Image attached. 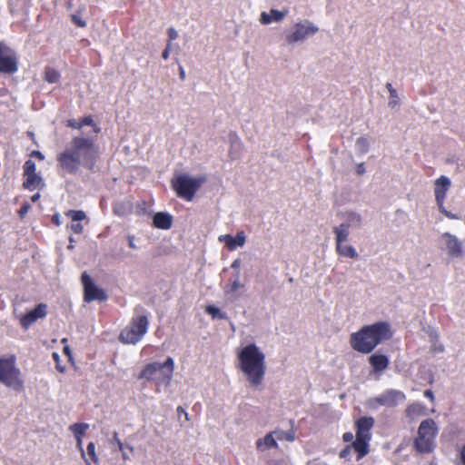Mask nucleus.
Wrapping results in <instances>:
<instances>
[{
  "mask_svg": "<svg viewBox=\"0 0 465 465\" xmlns=\"http://www.w3.org/2000/svg\"><path fill=\"white\" fill-rule=\"evenodd\" d=\"M98 154L99 148L94 138L75 136L57 155V163L65 173L76 174L81 166L94 171Z\"/></svg>",
  "mask_w": 465,
  "mask_h": 465,
  "instance_id": "obj_1",
  "label": "nucleus"
},
{
  "mask_svg": "<svg viewBox=\"0 0 465 465\" xmlns=\"http://www.w3.org/2000/svg\"><path fill=\"white\" fill-rule=\"evenodd\" d=\"M391 325L386 322H378L365 325L351 334V348L361 353H371L380 343L391 338Z\"/></svg>",
  "mask_w": 465,
  "mask_h": 465,
  "instance_id": "obj_2",
  "label": "nucleus"
},
{
  "mask_svg": "<svg viewBox=\"0 0 465 465\" xmlns=\"http://www.w3.org/2000/svg\"><path fill=\"white\" fill-rule=\"evenodd\" d=\"M240 368L252 386L260 385L265 374V355L260 348L251 343L239 353Z\"/></svg>",
  "mask_w": 465,
  "mask_h": 465,
  "instance_id": "obj_3",
  "label": "nucleus"
},
{
  "mask_svg": "<svg viewBox=\"0 0 465 465\" xmlns=\"http://www.w3.org/2000/svg\"><path fill=\"white\" fill-rule=\"evenodd\" d=\"M438 426L432 419L422 420L418 428L417 437L413 447L420 453H430L436 447L435 439L438 434Z\"/></svg>",
  "mask_w": 465,
  "mask_h": 465,
  "instance_id": "obj_4",
  "label": "nucleus"
},
{
  "mask_svg": "<svg viewBox=\"0 0 465 465\" xmlns=\"http://www.w3.org/2000/svg\"><path fill=\"white\" fill-rule=\"evenodd\" d=\"M149 320L146 314L133 317L129 326L121 331L120 341L124 344H136L147 332Z\"/></svg>",
  "mask_w": 465,
  "mask_h": 465,
  "instance_id": "obj_5",
  "label": "nucleus"
},
{
  "mask_svg": "<svg viewBox=\"0 0 465 465\" xmlns=\"http://www.w3.org/2000/svg\"><path fill=\"white\" fill-rule=\"evenodd\" d=\"M203 181V178H193L187 174H180L172 180V186L178 197L192 201Z\"/></svg>",
  "mask_w": 465,
  "mask_h": 465,
  "instance_id": "obj_6",
  "label": "nucleus"
},
{
  "mask_svg": "<svg viewBox=\"0 0 465 465\" xmlns=\"http://www.w3.org/2000/svg\"><path fill=\"white\" fill-rule=\"evenodd\" d=\"M0 382L15 391H21L23 389L20 370L15 367L14 358H0Z\"/></svg>",
  "mask_w": 465,
  "mask_h": 465,
  "instance_id": "obj_7",
  "label": "nucleus"
},
{
  "mask_svg": "<svg viewBox=\"0 0 465 465\" xmlns=\"http://www.w3.org/2000/svg\"><path fill=\"white\" fill-rule=\"evenodd\" d=\"M319 32V27L310 20H302L293 25L292 32L286 34L285 40L288 45H294L305 41Z\"/></svg>",
  "mask_w": 465,
  "mask_h": 465,
  "instance_id": "obj_8",
  "label": "nucleus"
},
{
  "mask_svg": "<svg viewBox=\"0 0 465 465\" xmlns=\"http://www.w3.org/2000/svg\"><path fill=\"white\" fill-rule=\"evenodd\" d=\"M405 400L402 391L389 389L377 397L371 398L367 401V406L370 409H378L380 406L394 407Z\"/></svg>",
  "mask_w": 465,
  "mask_h": 465,
  "instance_id": "obj_9",
  "label": "nucleus"
},
{
  "mask_svg": "<svg viewBox=\"0 0 465 465\" xmlns=\"http://www.w3.org/2000/svg\"><path fill=\"white\" fill-rule=\"evenodd\" d=\"M82 283L84 286V300L86 302H91L94 301L104 302L107 300V295L105 292L100 288H98L95 283L93 282L92 278L89 276L87 272H84L82 274Z\"/></svg>",
  "mask_w": 465,
  "mask_h": 465,
  "instance_id": "obj_10",
  "label": "nucleus"
},
{
  "mask_svg": "<svg viewBox=\"0 0 465 465\" xmlns=\"http://www.w3.org/2000/svg\"><path fill=\"white\" fill-rule=\"evenodd\" d=\"M440 243L441 244V249L444 248L447 250L448 254L452 258H458L462 254V242L461 241L456 237L455 235L450 232H444L440 237Z\"/></svg>",
  "mask_w": 465,
  "mask_h": 465,
  "instance_id": "obj_11",
  "label": "nucleus"
},
{
  "mask_svg": "<svg viewBox=\"0 0 465 465\" xmlns=\"http://www.w3.org/2000/svg\"><path fill=\"white\" fill-rule=\"evenodd\" d=\"M47 314V306L45 303H39L32 311L22 315L20 323L24 329H28L38 319H43Z\"/></svg>",
  "mask_w": 465,
  "mask_h": 465,
  "instance_id": "obj_12",
  "label": "nucleus"
},
{
  "mask_svg": "<svg viewBox=\"0 0 465 465\" xmlns=\"http://www.w3.org/2000/svg\"><path fill=\"white\" fill-rule=\"evenodd\" d=\"M6 48L4 43H0V73L12 74L18 69L17 61L14 56L4 54Z\"/></svg>",
  "mask_w": 465,
  "mask_h": 465,
  "instance_id": "obj_13",
  "label": "nucleus"
},
{
  "mask_svg": "<svg viewBox=\"0 0 465 465\" xmlns=\"http://www.w3.org/2000/svg\"><path fill=\"white\" fill-rule=\"evenodd\" d=\"M375 420L372 417H361L355 422L356 435L358 437L371 439V430Z\"/></svg>",
  "mask_w": 465,
  "mask_h": 465,
  "instance_id": "obj_14",
  "label": "nucleus"
},
{
  "mask_svg": "<svg viewBox=\"0 0 465 465\" xmlns=\"http://www.w3.org/2000/svg\"><path fill=\"white\" fill-rule=\"evenodd\" d=\"M160 367H162L157 373V381L159 383L169 384L173 374L174 370V361L172 357H167L164 362H160Z\"/></svg>",
  "mask_w": 465,
  "mask_h": 465,
  "instance_id": "obj_15",
  "label": "nucleus"
},
{
  "mask_svg": "<svg viewBox=\"0 0 465 465\" xmlns=\"http://www.w3.org/2000/svg\"><path fill=\"white\" fill-rule=\"evenodd\" d=\"M219 241L221 242H224L229 250L233 251L236 248L244 245L246 241V235L244 232L241 231L238 232L235 236H232L231 234L220 235Z\"/></svg>",
  "mask_w": 465,
  "mask_h": 465,
  "instance_id": "obj_16",
  "label": "nucleus"
},
{
  "mask_svg": "<svg viewBox=\"0 0 465 465\" xmlns=\"http://www.w3.org/2000/svg\"><path fill=\"white\" fill-rule=\"evenodd\" d=\"M450 183H451L450 178L445 175H441L435 181L434 193L436 202H441L445 200L446 193L450 186Z\"/></svg>",
  "mask_w": 465,
  "mask_h": 465,
  "instance_id": "obj_17",
  "label": "nucleus"
},
{
  "mask_svg": "<svg viewBox=\"0 0 465 465\" xmlns=\"http://www.w3.org/2000/svg\"><path fill=\"white\" fill-rule=\"evenodd\" d=\"M369 363L375 372L381 373L389 367L390 360L385 354L377 352L370 356Z\"/></svg>",
  "mask_w": 465,
  "mask_h": 465,
  "instance_id": "obj_18",
  "label": "nucleus"
},
{
  "mask_svg": "<svg viewBox=\"0 0 465 465\" xmlns=\"http://www.w3.org/2000/svg\"><path fill=\"white\" fill-rule=\"evenodd\" d=\"M288 14V10L271 9L270 13L262 12L260 15V23L262 25H269L272 22H281Z\"/></svg>",
  "mask_w": 465,
  "mask_h": 465,
  "instance_id": "obj_19",
  "label": "nucleus"
},
{
  "mask_svg": "<svg viewBox=\"0 0 465 465\" xmlns=\"http://www.w3.org/2000/svg\"><path fill=\"white\" fill-rule=\"evenodd\" d=\"M66 215L71 217L73 223L70 225L71 230L77 234L83 232L84 226L80 223L81 221L86 218L85 213L81 210H70Z\"/></svg>",
  "mask_w": 465,
  "mask_h": 465,
  "instance_id": "obj_20",
  "label": "nucleus"
},
{
  "mask_svg": "<svg viewBox=\"0 0 465 465\" xmlns=\"http://www.w3.org/2000/svg\"><path fill=\"white\" fill-rule=\"evenodd\" d=\"M154 227L162 230H168L173 225V216L164 212L156 213L153 218Z\"/></svg>",
  "mask_w": 465,
  "mask_h": 465,
  "instance_id": "obj_21",
  "label": "nucleus"
},
{
  "mask_svg": "<svg viewBox=\"0 0 465 465\" xmlns=\"http://www.w3.org/2000/svg\"><path fill=\"white\" fill-rule=\"evenodd\" d=\"M356 439L351 443V448L357 452V460H360L369 452V445L371 439L355 436Z\"/></svg>",
  "mask_w": 465,
  "mask_h": 465,
  "instance_id": "obj_22",
  "label": "nucleus"
},
{
  "mask_svg": "<svg viewBox=\"0 0 465 465\" xmlns=\"http://www.w3.org/2000/svg\"><path fill=\"white\" fill-rule=\"evenodd\" d=\"M160 362L154 361L146 364L139 374V379H145L146 381H157V373L161 369Z\"/></svg>",
  "mask_w": 465,
  "mask_h": 465,
  "instance_id": "obj_23",
  "label": "nucleus"
},
{
  "mask_svg": "<svg viewBox=\"0 0 465 465\" xmlns=\"http://www.w3.org/2000/svg\"><path fill=\"white\" fill-rule=\"evenodd\" d=\"M345 221L342 223L343 225H347V228H361L362 224V217L360 213L355 212H347L344 215Z\"/></svg>",
  "mask_w": 465,
  "mask_h": 465,
  "instance_id": "obj_24",
  "label": "nucleus"
},
{
  "mask_svg": "<svg viewBox=\"0 0 465 465\" xmlns=\"http://www.w3.org/2000/svg\"><path fill=\"white\" fill-rule=\"evenodd\" d=\"M25 180L23 183V187L29 191H34L39 187V185L43 183V179L36 173H29L24 175Z\"/></svg>",
  "mask_w": 465,
  "mask_h": 465,
  "instance_id": "obj_25",
  "label": "nucleus"
},
{
  "mask_svg": "<svg viewBox=\"0 0 465 465\" xmlns=\"http://www.w3.org/2000/svg\"><path fill=\"white\" fill-rule=\"evenodd\" d=\"M273 432H270L264 436L263 439H259L256 441V447L259 450H263L264 449H272L278 448V443L273 437Z\"/></svg>",
  "mask_w": 465,
  "mask_h": 465,
  "instance_id": "obj_26",
  "label": "nucleus"
},
{
  "mask_svg": "<svg viewBox=\"0 0 465 465\" xmlns=\"http://www.w3.org/2000/svg\"><path fill=\"white\" fill-rule=\"evenodd\" d=\"M230 142H231V149L229 152V155L232 160H234L239 157L240 153L242 149V144L239 139V137L235 134H230Z\"/></svg>",
  "mask_w": 465,
  "mask_h": 465,
  "instance_id": "obj_27",
  "label": "nucleus"
},
{
  "mask_svg": "<svg viewBox=\"0 0 465 465\" xmlns=\"http://www.w3.org/2000/svg\"><path fill=\"white\" fill-rule=\"evenodd\" d=\"M347 225H343L341 223L338 226L333 228V232L335 233V243H343L348 241L350 235V229L346 227Z\"/></svg>",
  "mask_w": 465,
  "mask_h": 465,
  "instance_id": "obj_28",
  "label": "nucleus"
},
{
  "mask_svg": "<svg viewBox=\"0 0 465 465\" xmlns=\"http://www.w3.org/2000/svg\"><path fill=\"white\" fill-rule=\"evenodd\" d=\"M336 252L338 254L344 257L351 259L358 257V252L352 245H343V243L336 244Z\"/></svg>",
  "mask_w": 465,
  "mask_h": 465,
  "instance_id": "obj_29",
  "label": "nucleus"
},
{
  "mask_svg": "<svg viewBox=\"0 0 465 465\" xmlns=\"http://www.w3.org/2000/svg\"><path fill=\"white\" fill-rule=\"evenodd\" d=\"M88 428L89 424L80 422L70 425L69 430L75 438H82V436L85 433Z\"/></svg>",
  "mask_w": 465,
  "mask_h": 465,
  "instance_id": "obj_30",
  "label": "nucleus"
},
{
  "mask_svg": "<svg viewBox=\"0 0 465 465\" xmlns=\"http://www.w3.org/2000/svg\"><path fill=\"white\" fill-rule=\"evenodd\" d=\"M430 350L434 353H440L444 351V346L439 341V336L435 331L430 333Z\"/></svg>",
  "mask_w": 465,
  "mask_h": 465,
  "instance_id": "obj_31",
  "label": "nucleus"
},
{
  "mask_svg": "<svg viewBox=\"0 0 465 465\" xmlns=\"http://www.w3.org/2000/svg\"><path fill=\"white\" fill-rule=\"evenodd\" d=\"M205 312L211 315L213 319L227 320L228 316L225 312H222L218 307L214 305H209L206 307Z\"/></svg>",
  "mask_w": 465,
  "mask_h": 465,
  "instance_id": "obj_32",
  "label": "nucleus"
},
{
  "mask_svg": "<svg viewBox=\"0 0 465 465\" xmlns=\"http://www.w3.org/2000/svg\"><path fill=\"white\" fill-rule=\"evenodd\" d=\"M273 433L276 435V439L279 440H287L292 442L295 440V432L292 430L287 431L275 430Z\"/></svg>",
  "mask_w": 465,
  "mask_h": 465,
  "instance_id": "obj_33",
  "label": "nucleus"
},
{
  "mask_svg": "<svg viewBox=\"0 0 465 465\" xmlns=\"http://www.w3.org/2000/svg\"><path fill=\"white\" fill-rule=\"evenodd\" d=\"M240 274L236 273L235 279L231 282L230 285L226 286L224 292L226 295H230L237 292L240 288L243 287V285L240 282Z\"/></svg>",
  "mask_w": 465,
  "mask_h": 465,
  "instance_id": "obj_34",
  "label": "nucleus"
},
{
  "mask_svg": "<svg viewBox=\"0 0 465 465\" xmlns=\"http://www.w3.org/2000/svg\"><path fill=\"white\" fill-rule=\"evenodd\" d=\"M59 78H60V74L56 70L52 69V68L46 69L45 79L48 83H50V84L57 83L59 81Z\"/></svg>",
  "mask_w": 465,
  "mask_h": 465,
  "instance_id": "obj_35",
  "label": "nucleus"
},
{
  "mask_svg": "<svg viewBox=\"0 0 465 465\" xmlns=\"http://www.w3.org/2000/svg\"><path fill=\"white\" fill-rule=\"evenodd\" d=\"M82 126L88 125L94 128V132L95 134H99L101 132V128L94 123L92 115H86L81 120Z\"/></svg>",
  "mask_w": 465,
  "mask_h": 465,
  "instance_id": "obj_36",
  "label": "nucleus"
},
{
  "mask_svg": "<svg viewBox=\"0 0 465 465\" xmlns=\"http://www.w3.org/2000/svg\"><path fill=\"white\" fill-rule=\"evenodd\" d=\"M355 146L361 153H365L369 149V142L365 137H359L356 140Z\"/></svg>",
  "mask_w": 465,
  "mask_h": 465,
  "instance_id": "obj_37",
  "label": "nucleus"
},
{
  "mask_svg": "<svg viewBox=\"0 0 465 465\" xmlns=\"http://www.w3.org/2000/svg\"><path fill=\"white\" fill-rule=\"evenodd\" d=\"M400 97H399V94H398V92L395 91H391V94H390V99H389V102H388V106L391 108V109H395V108H398L400 106Z\"/></svg>",
  "mask_w": 465,
  "mask_h": 465,
  "instance_id": "obj_38",
  "label": "nucleus"
},
{
  "mask_svg": "<svg viewBox=\"0 0 465 465\" xmlns=\"http://www.w3.org/2000/svg\"><path fill=\"white\" fill-rule=\"evenodd\" d=\"M87 455L90 460L94 461L95 464L98 463V457L95 453V444L94 442H89L86 448Z\"/></svg>",
  "mask_w": 465,
  "mask_h": 465,
  "instance_id": "obj_39",
  "label": "nucleus"
},
{
  "mask_svg": "<svg viewBox=\"0 0 465 465\" xmlns=\"http://www.w3.org/2000/svg\"><path fill=\"white\" fill-rule=\"evenodd\" d=\"M34 173H36L35 163L31 159L26 160L24 163V175Z\"/></svg>",
  "mask_w": 465,
  "mask_h": 465,
  "instance_id": "obj_40",
  "label": "nucleus"
},
{
  "mask_svg": "<svg viewBox=\"0 0 465 465\" xmlns=\"http://www.w3.org/2000/svg\"><path fill=\"white\" fill-rule=\"evenodd\" d=\"M113 440L117 444L119 450H124V449H128L130 452L134 451V447L128 444H124L121 440L118 438V433L116 431L114 432Z\"/></svg>",
  "mask_w": 465,
  "mask_h": 465,
  "instance_id": "obj_41",
  "label": "nucleus"
},
{
  "mask_svg": "<svg viewBox=\"0 0 465 465\" xmlns=\"http://www.w3.org/2000/svg\"><path fill=\"white\" fill-rule=\"evenodd\" d=\"M72 21L78 27L84 28L86 26V22L77 14L72 15Z\"/></svg>",
  "mask_w": 465,
  "mask_h": 465,
  "instance_id": "obj_42",
  "label": "nucleus"
},
{
  "mask_svg": "<svg viewBox=\"0 0 465 465\" xmlns=\"http://www.w3.org/2000/svg\"><path fill=\"white\" fill-rule=\"evenodd\" d=\"M76 439V445H77V448L79 449V450L81 451V455L83 457V459L84 460L86 465H91L89 460L86 458V454L83 449V441H82V438H75Z\"/></svg>",
  "mask_w": 465,
  "mask_h": 465,
  "instance_id": "obj_43",
  "label": "nucleus"
},
{
  "mask_svg": "<svg viewBox=\"0 0 465 465\" xmlns=\"http://www.w3.org/2000/svg\"><path fill=\"white\" fill-rule=\"evenodd\" d=\"M66 126L68 127H71V128H74V129H81L83 126H82V124H81V121L77 120V119H69L66 123Z\"/></svg>",
  "mask_w": 465,
  "mask_h": 465,
  "instance_id": "obj_44",
  "label": "nucleus"
},
{
  "mask_svg": "<svg viewBox=\"0 0 465 465\" xmlns=\"http://www.w3.org/2000/svg\"><path fill=\"white\" fill-rule=\"evenodd\" d=\"M30 209V204L28 203H24L20 208V210L18 211V214L20 216V218H24L25 216V214L28 213Z\"/></svg>",
  "mask_w": 465,
  "mask_h": 465,
  "instance_id": "obj_45",
  "label": "nucleus"
},
{
  "mask_svg": "<svg viewBox=\"0 0 465 465\" xmlns=\"http://www.w3.org/2000/svg\"><path fill=\"white\" fill-rule=\"evenodd\" d=\"M167 34L170 41H173L178 37V33L173 27H170L167 30Z\"/></svg>",
  "mask_w": 465,
  "mask_h": 465,
  "instance_id": "obj_46",
  "label": "nucleus"
},
{
  "mask_svg": "<svg viewBox=\"0 0 465 465\" xmlns=\"http://www.w3.org/2000/svg\"><path fill=\"white\" fill-rule=\"evenodd\" d=\"M351 446H347L345 447L341 452H340V457L341 458H344V459H348L350 454H351Z\"/></svg>",
  "mask_w": 465,
  "mask_h": 465,
  "instance_id": "obj_47",
  "label": "nucleus"
},
{
  "mask_svg": "<svg viewBox=\"0 0 465 465\" xmlns=\"http://www.w3.org/2000/svg\"><path fill=\"white\" fill-rule=\"evenodd\" d=\"M353 438H354V436L351 432H345L342 436V440L345 442H351V441L352 442Z\"/></svg>",
  "mask_w": 465,
  "mask_h": 465,
  "instance_id": "obj_48",
  "label": "nucleus"
},
{
  "mask_svg": "<svg viewBox=\"0 0 465 465\" xmlns=\"http://www.w3.org/2000/svg\"><path fill=\"white\" fill-rule=\"evenodd\" d=\"M128 245L131 249H134V250L138 249L137 245L134 243V235L128 236Z\"/></svg>",
  "mask_w": 465,
  "mask_h": 465,
  "instance_id": "obj_49",
  "label": "nucleus"
},
{
  "mask_svg": "<svg viewBox=\"0 0 465 465\" xmlns=\"http://www.w3.org/2000/svg\"><path fill=\"white\" fill-rule=\"evenodd\" d=\"M365 172H366V170H365L364 163H359V164L357 165L356 173H357L359 175H361V174H363Z\"/></svg>",
  "mask_w": 465,
  "mask_h": 465,
  "instance_id": "obj_50",
  "label": "nucleus"
},
{
  "mask_svg": "<svg viewBox=\"0 0 465 465\" xmlns=\"http://www.w3.org/2000/svg\"><path fill=\"white\" fill-rule=\"evenodd\" d=\"M444 215L451 220H458L460 219V216L458 214L452 213L451 212L447 211Z\"/></svg>",
  "mask_w": 465,
  "mask_h": 465,
  "instance_id": "obj_51",
  "label": "nucleus"
},
{
  "mask_svg": "<svg viewBox=\"0 0 465 465\" xmlns=\"http://www.w3.org/2000/svg\"><path fill=\"white\" fill-rule=\"evenodd\" d=\"M52 222L59 226L61 224L60 215L58 213H55L52 216Z\"/></svg>",
  "mask_w": 465,
  "mask_h": 465,
  "instance_id": "obj_52",
  "label": "nucleus"
},
{
  "mask_svg": "<svg viewBox=\"0 0 465 465\" xmlns=\"http://www.w3.org/2000/svg\"><path fill=\"white\" fill-rule=\"evenodd\" d=\"M437 204L440 212L444 214L447 212V210L444 207V201L437 202Z\"/></svg>",
  "mask_w": 465,
  "mask_h": 465,
  "instance_id": "obj_53",
  "label": "nucleus"
},
{
  "mask_svg": "<svg viewBox=\"0 0 465 465\" xmlns=\"http://www.w3.org/2000/svg\"><path fill=\"white\" fill-rule=\"evenodd\" d=\"M32 155L37 157L39 160H44L45 156L40 151H33Z\"/></svg>",
  "mask_w": 465,
  "mask_h": 465,
  "instance_id": "obj_54",
  "label": "nucleus"
},
{
  "mask_svg": "<svg viewBox=\"0 0 465 465\" xmlns=\"http://www.w3.org/2000/svg\"><path fill=\"white\" fill-rule=\"evenodd\" d=\"M179 76L182 80L185 79V71L181 64H179Z\"/></svg>",
  "mask_w": 465,
  "mask_h": 465,
  "instance_id": "obj_55",
  "label": "nucleus"
},
{
  "mask_svg": "<svg viewBox=\"0 0 465 465\" xmlns=\"http://www.w3.org/2000/svg\"><path fill=\"white\" fill-rule=\"evenodd\" d=\"M460 460L463 465H465V445L462 447L460 450Z\"/></svg>",
  "mask_w": 465,
  "mask_h": 465,
  "instance_id": "obj_56",
  "label": "nucleus"
},
{
  "mask_svg": "<svg viewBox=\"0 0 465 465\" xmlns=\"http://www.w3.org/2000/svg\"><path fill=\"white\" fill-rule=\"evenodd\" d=\"M424 396L430 399L431 401L433 400L434 398V395H433V392L430 391V390H427L425 391L424 392Z\"/></svg>",
  "mask_w": 465,
  "mask_h": 465,
  "instance_id": "obj_57",
  "label": "nucleus"
},
{
  "mask_svg": "<svg viewBox=\"0 0 465 465\" xmlns=\"http://www.w3.org/2000/svg\"><path fill=\"white\" fill-rule=\"evenodd\" d=\"M170 52L168 49H164L162 53V57L164 59V60H167L169 58V55H170Z\"/></svg>",
  "mask_w": 465,
  "mask_h": 465,
  "instance_id": "obj_58",
  "label": "nucleus"
},
{
  "mask_svg": "<svg viewBox=\"0 0 465 465\" xmlns=\"http://www.w3.org/2000/svg\"><path fill=\"white\" fill-rule=\"evenodd\" d=\"M177 412H178L179 414L183 413V414H184V416H185V418L188 420V413L185 411V410H184L182 406H179V407L177 408Z\"/></svg>",
  "mask_w": 465,
  "mask_h": 465,
  "instance_id": "obj_59",
  "label": "nucleus"
},
{
  "mask_svg": "<svg viewBox=\"0 0 465 465\" xmlns=\"http://www.w3.org/2000/svg\"><path fill=\"white\" fill-rule=\"evenodd\" d=\"M241 261L239 259H236L232 263V268H238L240 266Z\"/></svg>",
  "mask_w": 465,
  "mask_h": 465,
  "instance_id": "obj_60",
  "label": "nucleus"
},
{
  "mask_svg": "<svg viewBox=\"0 0 465 465\" xmlns=\"http://www.w3.org/2000/svg\"><path fill=\"white\" fill-rule=\"evenodd\" d=\"M386 88H387V90L389 91L390 94H391V91H393V92L396 91V89L393 88V86H392V84L391 83H387L386 84Z\"/></svg>",
  "mask_w": 465,
  "mask_h": 465,
  "instance_id": "obj_61",
  "label": "nucleus"
},
{
  "mask_svg": "<svg viewBox=\"0 0 465 465\" xmlns=\"http://www.w3.org/2000/svg\"><path fill=\"white\" fill-rule=\"evenodd\" d=\"M39 198H40V193H35V194L31 197V200H32V202H34V203H35V202L38 201V200H39Z\"/></svg>",
  "mask_w": 465,
  "mask_h": 465,
  "instance_id": "obj_62",
  "label": "nucleus"
},
{
  "mask_svg": "<svg viewBox=\"0 0 465 465\" xmlns=\"http://www.w3.org/2000/svg\"><path fill=\"white\" fill-rule=\"evenodd\" d=\"M56 369L60 371V372H64L65 371V367L64 366H62V364H59V362L56 363Z\"/></svg>",
  "mask_w": 465,
  "mask_h": 465,
  "instance_id": "obj_63",
  "label": "nucleus"
},
{
  "mask_svg": "<svg viewBox=\"0 0 465 465\" xmlns=\"http://www.w3.org/2000/svg\"><path fill=\"white\" fill-rule=\"evenodd\" d=\"M122 451V456H123V459L124 460H130V456L128 455V453H126V451L124 450H121Z\"/></svg>",
  "mask_w": 465,
  "mask_h": 465,
  "instance_id": "obj_64",
  "label": "nucleus"
}]
</instances>
